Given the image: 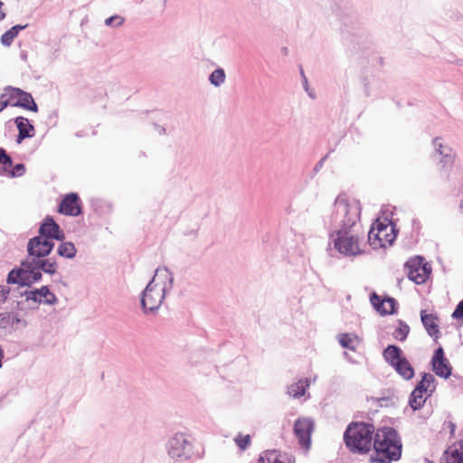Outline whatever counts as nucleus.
<instances>
[{
  "instance_id": "1",
  "label": "nucleus",
  "mask_w": 463,
  "mask_h": 463,
  "mask_svg": "<svg viewBox=\"0 0 463 463\" xmlns=\"http://www.w3.org/2000/svg\"><path fill=\"white\" fill-rule=\"evenodd\" d=\"M361 206L356 200H348L345 194H339L333 204L332 212L326 221L330 238L341 232H355L360 220Z\"/></svg>"
},
{
  "instance_id": "2",
  "label": "nucleus",
  "mask_w": 463,
  "mask_h": 463,
  "mask_svg": "<svg viewBox=\"0 0 463 463\" xmlns=\"http://www.w3.org/2000/svg\"><path fill=\"white\" fill-rule=\"evenodd\" d=\"M174 276L165 267L158 268L155 276L142 291L140 303L145 314L158 310L165 296L172 290Z\"/></svg>"
},
{
  "instance_id": "3",
  "label": "nucleus",
  "mask_w": 463,
  "mask_h": 463,
  "mask_svg": "<svg viewBox=\"0 0 463 463\" xmlns=\"http://www.w3.org/2000/svg\"><path fill=\"white\" fill-rule=\"evenodd\" d=\"M372 448L374 454L371 463H392L401 458L402 445L398 431L392 427H383L376 430Z\"/></svg>"
},
{
  "instance_id": "4",
  "label": "nucleus",
  "mask_w": 463,
  "mask_h": 463,
  "mask_svg": "<svg viewBox=\"0 0 463 463\" xmlns=\"http://www.w3.org/2000/svg\"><path fill=\"white\" fill-rule=\"evenodd\" d=\"M376 430L373 423L364 421L350 422L344 432L345 447L353 454H367L372 449Z\"/></svg>"
},
{
  "instance_id": "5",
  "label": "nucleus",
  "mask_w": 463,
  "mask_h": 463,
  "mask_svg": "<svg viewBox=\"0 0 463 463\" xmlns=\"http://www.w3.org/2000/svg\"><path fill=\"white\" fill-rule=\"evenodd\" d=\"M383 356L385 362L405 381L411 380L415 375L413 366L404 356L402 350L395 345L384 348Z\"/></svg>"
},
{
  "instance_id": "6",
  "label": "nucleus",
  "mask_w": 463,
  "mask_h": 463,
  "mask_svg": "<svg viewBox=\"0 0 463 463\" xmlns=\"http://www.w3.org/2000/svg\"><path fill=\"white\" fill-rule=\"evenodd\" d=\"M431 145L433 148L431 158L437 163L439 171L449 172L456 159L454 149L441 137H434Z\"/></svg>"
},
{
  "instance_id": "7",
  "label": "nucleus",
  "mask_w": 463,
  "mask_h": 463,
  "mask_svg": "<svg viewBox=\"0 0 463 463\" xmlns=\"http://www.w3.org/2000/svg\"><path fill=\"white\" fill-rule=\"evenodd\" d=\"M354 232H341L334 233V237L330 238L333 241L334 248L345 257H354L363 254L360 248V238Z\"/></svg>"
},
{
  "instance_id": "8",
  "label": "nucleus",
  "mask_w": 463,
  "mask_h": 463,
  "mask_svg": "<svg viewBox=\"0 0 463 463\" xmlns=\"http://www.w3.org/2000/svg\"><path fill=\"white\" fill-rule=\"evenodd\" d=\"M404 267L407 269L408 279L418 285L425 283L431 274L430 265L421 256L411 258Z\"/></svg>"
},
{
  "instance_id": "9",
  "label": "nucleus",
  "mask_w": 463,
  "mask_h": 463,
  "mask_svg": "<svg viewBox=\"0 0 463 463\" xmlns=\"http://www.w3.org/2000/svg\"><path fill=\"white\" fill-rule=\"evenodd\" d=\"M167 453L173 459L184 461L191 458L193 445L184 434L176 433L167 442Z\"/></svg>"
},
{
  "instance_id": "10",
  "label": "nucleus",
  "mask_w": 463,
  "mask_h": 463,
  "mask_svg": "<svg viewBox=\"0 0 463 463\" xmlns=\"http://www.w3.org/2000/svg\"><path fill=\"white\" fill-rule=\"evenodd\" d=\"M4 90L8 92L9 99H13L17 98V100L14 102H11V106L22 108L26 110H30L33 112L38 111V105L34 101L31 93L23 90L20 88H15L12 86H6Z\"/></svg>"
},
{
  "instance_id": "11",
  "label": "nucleus",
  "mask_w": 463,
  "mask_h": 463,
  "mask_svg": "<svg viewBox=\"0 0 463 463\" xmlns=\"http://www.w3.org/2000/svg\"><path fill=\"white\" fill-rule=\"evenodd\" d=\"M54 248V242L42 237L34 236L28 241L25 260H35L41 257H48Z\"/></svg>"
},
{
  "instance_id": "12",
  "label": "nucleus",
  "mask_w": 463,
  "mask_h": 463,
  "mask_svg": "<svg viewBox=\"0 0 463 463\" xmlns=\"http://www.w3.org/2000/svg\"><path fill=\"white\" fill-rule=\"evenodd\" d=\"M431 369L434 373L444 379H449L452 375V366L446 357L444 349L439 346L438 347L432 355L431 361Z\"/></svg>"
},
{
  "instance_id": "13",
  "label": "nucleus",
  "mask_w": 463,
  "mask_h": 463,
  "mask_svg": "<svg viewBox=\"0 0 463 463\" xmlns=\"http://www.w3.org/2000/svg\"><path fill=\"white\" fill-rule=\"evenodd\" d=\"M314 426V421L309 418H298L295 421L293 431L303 448L308 449L310 447Z\"/></svg>"
},
{
  "instance_id": "14",
  "label": "nucleus",
  "mask_w": 463,
  "mask_h": 463,
  "mask_svg": "<svg viewBox=\"0 0 463 463\" xmlns=\"http://www.w3.org/2000/svg\"><path fill=\"white\" fill-rule=\"evenodd\" d=\"M38 232V237H42L47 241H52V240H56L62 241L65 239L63 230L54 221V219L49 215L42 222Z\"/></svg>"
},
{
  "instance_id": "15",
  "label": "nucleus",
  "mask_w": 463,
  "mask_h": 463,
  "mask_svg": "<svg viewBox=\"0 0 463 463\" xmlns=\"http://www.w3.org/2000/svg\"><path fill=\"white\" fill-rule=\"evenodd\" d=\"M59 213L68 216H79L82 213L80 199L78 194H66L59 204Z\"/></svg>"
},
{
  "instance_id": "16",
  "label": "nucleus",
  "mask_w": 463,
  "mask_h": 463,
  "mask_svg": "<svg viewBox=\"0 0 463 463\" xmlns=\"http://www.w3.org/2000/svg\"><path fill=\"white\" fill-rule=\"evenodd\" d=\"M420 319L428 335L437 341L440 337L441 333L438 325V317L433 314H427L425 310L420 311Z\"/></svg>"
},
{
  "instance_id": "17",
  "label": "nucleus",
  "mask_w": 463,
  "mask_h": 463,
  "mask_svg": "<svg viewBox=\"0 0 463 463\" xmlns=\"http://www.w3.org/2000/svg\"><path fill=\"white\" fill-rule=\"evenodd\" d=\"M7 284H17L21 287H30V282L27 281V272L23 261L20 267L12 269L7 274L6 278Z\"/></svg>"
},
{
  "instance_id": "18",
  "label": "nucleus",
  "mask_w": 463,
  "mask_h": 463,
  "mask_svg": "<svg viewBox=\"0 0 463 463\" xmlns=\"http://www.w3.org/2000/svg\"><path fill=\"white\" fill-rule=\"evenodd\" d=\"M437 381L430 373H422L420 381L416 384L417 392L427 393V397L431 396L435 392Z\"/></svg>"
},
{
  "instance_id": "19",
  "label": "nucleus",
  "mask_w": 463,
  "mask_h": 463,
  "mask_svg": "<svg viewBox=\"0 0 463 463\" xmlns=\"http://www.w3.org/2000/svg\"><path fill=\"white\" fill-rule=\"evenodd\" d=\"M30 260L33 265H36L37 268L48 275H54L57 272L58 263L55 258L41 257Z\"/></svg>"
},
{
  "instance_id": "20",
  "label": "nucleus",
  "mask_w": 463,
  "mask_h": 463,
  "mask_svg": "<svg viewBox=\"0 0 463 463\" xmlns=\"http://www.w3.org/2000/svg\"><path fill=\"white\" fill-rule=\"evenodd\" d=\"M23 266L26 269L27 281L30 282V287L36 282H39L43 279V271L33 265L30 260H24Z\"/></svg>"
},
{
  "instance_id": "21",
  "label": "nucleus",
  "mask_w": 463,
  "mask_h": 463,
  "mask_svg": "<svg viewBox=\"0 0 463 463\" xmlns=\"http://www.w3.org/2000/svg\"><path fill=\"white\" fill-rule=\"evenodd\" d=\"M309 387V380L307 378L300 379L293 383L288 387V394L293 398H300L305 395L307 389Z\"/></svg>"
},
{
  "instance_id": "22",
  "label": "nucleus",
  "mask_w": 463,
  "mask_h": 463,
  "mask_svg": "<svg viewBox=\"0 0 463 463\" xmlns=\"http://www.w3.org/2000/svg\"><path fill=\"white\" fill-rule=\"evenodd\" d=\"M14 123L16 125L18 132L24 134L28 138L34 137L35 128L33 125L31 124L28 118L19 116L14 118Z\"/></svg>"
},
{
  "instance_id": "23",
  "label": "nucleus",
  "mask_w": 463,
  "mask_h": 463,
  "mask_svg": "<svg viewBox=\"0 0 463 463\" xmlns=\"http://www.w3.org/2000/svg\"><path fill=\"white\" fill-rule=\"evenodd\" d=\"M28 24H16L12 26L9 30H7L1 36V43L4 46H10L14 42V39L18 35L19 32L27 28Z\"/></svg>"
},
{
  "instance_id": "24",
  "label": "nucleus",
  "mask_w": 463,
  "mask_h": 463,
  "mask_svg": "<svg viewBox=\"0 0 463 463\" xmlns=\"http://www.w3.org/2000/svg\"><path fill=\"white\" fill-rule=\"evenodd\" d=\"M76 253L75 245L71 241H62L57 249V254L65 259H73Z\"/></svg>"
},
{
  "instance_id": "25",
  "label": "nucleus",
  "mask_w": 463,
  "mask_h": 463,
  "mask_svg": "<svg viewBox=\"0 0 463 463\" xmlns=\"http://www.w3.org/2000/svg\"><path fill=\"white\" fill-rule=\"evenodd\" d=\"M37 291L44 305H55L58 303V298L50 290L49 286H42L40 288H37Z\"/></svg>"
},
{
  "instance_id": "26",
  "label": "nucleus",
  "mask_w": 463,
  "mask_h": 463,
  "mask_svg": "<svg viewBox=\"0 0 463 463\" xmlns=\"http://www.w3.org/2000/svg\"><path fill=\"white\" fill-rule=\"evenodd\" d=\"M422 392H417V388H414L409 397V405L415 411L420 410L425 403L428 397L423 398Z\"/></svg>"
},
{
  "instance_id": "27",
  "label": "nucleus",
  "mask_w": 463,
  "mask_h": 463,
  "mask_svg": "<svg viewBox=\"0 0 463 463\" xmlns=\"http://www.w3.org/2000/svg\"><path fill=\"white\" fill-rule=\"evenodd\" d=\"M226 79V74L223 69L217 68L209 75V81L214 87H220Z\"/></svg>"
},
{
  "instance_id": "28",
  "label": "nucleus",
  "mask_w": 463,
  "mask_h": 463,
  "mask_svg": "<svg viewBox=\"0 0 463 463\" xmlns=\"http://www.w3.org/2000/svg\"><path fill=\"white\" fill-rule=\"evenodd\" d=\"M13 166V160L5 148L0 147V174H5Z\"/></svg>"
},
{
  "instance_id": "29",
  "label": "nucleus",
  "mask_w": 463,
  "mask_h": 463,
  "mask_svg": "<svg viewBox=\"0 0 463 463\" xmlns=\"http://www.w3.org/2000/svg\"><path fill=\"white\" fill-rule=\"evenodd\" d=\"M375 228L372 226L370 232H368V242L373 249H379L385 246L383 239L380 237L382 232H374Z\"/></svg>"
},
{
  "instance_id": "30",
  "label": "nucleus",
  "mask_w": 463,
  "mask_h": 463,
  "mask_svg": "<svg viewBox=\"0 0 463 463\" xmlns=\"http://www.w3.org/2000/svg\"><path fill=\"white\" fill-rule=\"evenodd\" d=\"M370 302L373 308L381 315L385 316L383 313L385 310L384 303H385V298H382L376 292H372L370 294Z\"/></svg>"
},
{
  "instance_id": "31",
  "label": "nucleus",
  "mask_w": 463,
  "mask_h": 463,
  "mask_svg": "<svg viewBox=\"0 0 463 463\" xmlns=\"http://www.w3.org/2000/svg\"><path fill=\"white\" fill-rule=\"evenodd\" d=\"M410 333V326L402 320H399V326L393 332V337L399 341H404Z\"/></svg>"
},
{
  "instance_id": "32",
  "label": "nucleus",
  "mask_w": 463,
  "mask_h": 463,
  "mask_svg": "<svg viewBox=\"0 0 463 463\" xmlns=\"http://www.w3.org/2000/svg\"><path fill=\"white\" fill-rule=\"evenodd\" d=\"M446 463H463V452L455 449L449 454L448 451L445 453Z\"/></svg>"
},
{
  "instance_id": "33",
  "label": "nucleus",
  "mask_w": 463,
  "mask_h": 463,
  "mask_svg": "<svg viewBox=\"0 0 463 463\" xmlns=\"http://www.w3.org/2000/svg\"><path fill=\"white\" fill-rule=\"evenodd\" d=\"M21 297L25 298V301H33L35 304H43L42 298L38 295L37 288L32 290H25L21 293Z\"/></svg>"
},
{
  "instance_id": "34",
  "label": "nucleus",
  "mask_w": 463,
  "mask_h": 463,
  "mask_svg": "<svg viewBox=\"0 0 463 463\" xmlns=\"http://www.w3.org/2000/svg\"><path fill=\"white\" fill-rule=\"evenodd\" d=\"M339 344L343 348H346L349 350H354V346L353 345V337L352 335L345 333L340 334L338 336Z\"/></svg>"
},
{
  "instance_id": "35",
  "label": "nucleus",
  "mask_w": 463,
  "mask_h": 463,
  "mask_svg": "<svg viewBox=\"0 0 463 463\" xmlns=\"http://www.w3.org/2000/svg\"><path fill=\"white\" fill-rule=\"evenodd\" d=\"M234 441L240 449L245 450L250 444V436L249 434H247V435L239 434L234 439Z\"/></svg>"
},
{
  "instance_id": "36",
  "label": "nucleus",
  "mask_w": 463,
  "mask_h": 463,
  "mask_svg": "<svg viewBox=\"0 0 463 463\" xmlns=\"http://www.w3.org/2000/svg\"><path fill=\"white\" fill-rule=\"evenodd\" d=\"M300 76L302 78L303 88H304L305 91L307 92V94L308 95V97H310L312 99H316V93H315L314 90L309 88L307 78L305 75V72L301 66H300Z\"/></svg>"
},
{
  "instance_id": "37",
  "label": "nucleus",
  "mask_w": 463,
  "mask_h": 463,
  "mask_svg": "<svg viewBox=\"0 0 463 463\" xmlns=\"http://www.w3.org/2000/svg\"><path fill=\"white\" fill-rule=\"evenodd\" d=\"M385 303H388L389 306H390V309H386L384 310V314L385 316L387 315H394L397 313V309H398V303L396 301L395 298H392V297H389V296H386L385 297Z\"/></svg>"
},
{
  "instance_id": "38",
  "label": "nucleus",
  "mask_w": 463,
  "mask_h": 463,
  "mask_svg": "<svg viewBox=\"0 0 463 463\" xmlns=\"http://www.w3.org/2000/svg\"><path fill=\"white\" fill-rule=\"evenodd\" d=\"M124 22H125V19L122 16H120L118 14H115V15H112V16L107 18L105 20V24L107 26L118 27V26L122 25Z\"/></svg>"
},
{
  "instance_id": "39",
  "label": "nucleus",
  "mask_w": 463,
  "mask_h": 463,
  "mask_svg": "<svg viewBox=\"0 0 463 463\" xmlns=\"http://www.w3.org/2000/svg\"><path fill=\"white\" fill-rule=\"evenodd\" d=\"M8 175L12 177H18L22 176L25 173V165L23 163H18L14 165H13L12 171H8Z\"/></svg>"
},
{
  "instance_id": "40",
  "label": "nucleus",
  "mask_w": 463,
  "mask_h": 463,
  "mask_svg": "<svg viewBox=\"0 0 463 463\" xmlns=\"http://www.w3.org/2000/svg\"><path fill=\"white\" fill-rule=\"evenodd\" d=\"M11 323V313L4 312L0 313V328L6 329L10 326Z\"/></svg>"
},
{
  "instance_id": "41",
  "label": "nucleus",
  "mask_w": 463,
  "mask_h": 463,
  "mask_svg": "<svg viewBox=\"0 0 463 463\" xmlns=\"http://www.w3.org/2000/svg\"><path fill=\"white\" fill-rule=\"evenodd\" d=\"M451 317L456 320L463 319V299L456 306Z\"/></svg>"
},
{
  "instance_id": "42",
  "label": "nucleus",
  "mask_w": 463,
  "mask_h": 463,
  "mask_svg": "<svg viewBox=\"0 0 463 463\" xmlns=\"http://www.w3.org/2000/svg\"><path fill=\"white\" fill-rule=\"evenodd\" d=\"M21 324L23 327H25L27 326V322L22 318L19 317L18 314L16 313H11V323L10 326L14 327V326Z\"/></svg>"
},
{
  "instance_id": "43",
  "label": "nucleus",
  "mask_w": 463,
  "mask_h": 463,
  "mask_svg": "<svg viewBox=\"0 0 463 463\" xmlns=\"http://www.w3.org/2000/svg\"><path fill=\"white\" fill-rule=\"evenodd\" d=\"M10 294V288L5 285H0V306L4 304Z\"/></svg>"
},
{
  "instance_id": "44",
  "label": "nucleus",
  "mask_w": 463,
  "mask_h": 463,
  "mask_svg": "<svg viewBox=\"0 0 463 463\" xmlns=\"http://www.w3.org/2000/svg\"><path fill=\"white\" fill-rule=\"evenodd\" d=\"M7 95H9L8 92H5V90L4 93L0 95V112L11 104V100L6 99Z\"/></svg>"
},
{
  "instance_id": "45",
  "label": "nucleus",
  "mask_w": 463,
  "mask_h": 463,
  "mask_svg": "<svg viewBox=\"0 0 463 463\" xmlns=\"http://www.w3.org/2000/svg\"><path fill=\"white\" fill-rule=\"evenodd\" d=\"M263 458L265 459V463H276L279 458L276 451H268L266 456Z\"/></svg>"
},
{
  "instance_id": "46",
  "label": "nucleus",
  "mask_w": 463,
  "mask_h": 463,
  "mask_svg": "<svg viewBox=\"0 0 463 463\" xmlns=\"http://www.w3.org/2000/svg\"><path fill=\"white\" fill-rule=\"evenodd\" d=\"M373 226H374L375 230H377L379 232H383L388 228L385 223L380 222L379 220H376Z\"/></svg>"
},
{
  "instance_id": "47",
  "label": "nucleus",
  "mask_w": 463,
  "mask_h": 463,
  "mask_svg": "<svg viewBox=\"0 0 463 463\" xmlns=\"http://www.w3.org/2000/svg\"><path fill=\"white\" fill-rule=\"evenodd\" d=\"M392 234H385V241L391 245L393 241L395 240L396 238V233L394 232H395V227L394 225L392 226Z\"/></svg>"
},
{
  "instance_id": "48",
  "label": "nucleus",
  "mask_w": 463,
  "mask_h": 463,
  "mask_svg": "<svg viewBox=\"0 0 463 463\" xmlns=\"http://www.w3.org/2000/svg\"><path fill=\"white\" fill-rule=\"evenodd\" d=\"M327 156H328V155H326L325 156H323V157H322V158H321V159H320V160L316 164V165H315V166H314V168H313V171H314L315 173L318 172V171L322 168V166H323V165H324L325 161L326 160Z\"/></svg>"
},
{
  "instance_id": "49",
  "label": "nucleus",
  "mask_w": 463,
  "mask_h": 463,
  "mask_svg": "<svg viewBox=\"0 0 463 463\" xmlns=\"http://www.w3.org/2000/svg\"><path fill=\"white\" fill-rule=\"evenodd\" d=\"M363 86H364V91L366 97H369L371 95L370 87H369V81L366 78L363 79Z\"/></svg>"
},
{
  "instance_id": "50",
  "label": "nucleus",
  "mask_w": 463,
  "mask_h": 463,
  "mask_svg": "<svg viewBox=\"0 0 463 463\" xmlns=\"http://www.w3.org/2000/svg\"><path fill=\"white\" fill-rule=\"evenodd\" d=\"M154 127L156 130L158 132L159 135H165V128L162 126H159L157 124H154Z\"/></svg>"
},
{
  "instance_id": "51",
  "label": "nucleus",
  "mask_w": 463,
  "mask_h": 463,
  "mask_svg": "<svg viewBox=\"0 0 463 463\" xmlns=\"http://www.w3.org/2000/svg\"><path fill=\"white\" fill-rule=\"evenodd\" d=\"M25 138H28V137H25L24 134H21L20 132H18L15 141L17 144H21L23 142V140H24Z\"/></svg>"
},
{
  "instance_id": "52",
  "label": "nucleus",
  "mask_w": 463,
  "mask_h": 463,
  "mask_svg": "<svg viewBox=\"0 0 463 463\" xmlns=\"http://www.w3.org/2000/svg\"><path fill=\"white\" fill-rule=\"evenodd\" d=\"M4 3L0 1V21H3L5 18V13L2 10V6Z\"/></svg>"
},
{
  "instance_id": "53",
  "label": "nucleus",
  "mask_w": 463,
  "mask_h": 463,
  "mask_svg": "<svg viewBox=\"0 0 463 463\" xmlns=\"http://www.w3.org/2000/svg\"><path fill=\"white\" fill-rule=\"evenodd\" d=\"M420 222L417 219H413L412 227L413 229H420Z\"/></svg>"
},
{
  "instance_id": "54",
  "label": "nucleus",
  "mask_w": 463,
  "mask_h": 463,
  "mask_svg": "<svg viewBox=\"0 0 463 463\" xmlns=\"http://www.w3.org/2000/svg\"><path fill=\"white\" fill-rule=\"evenodd\" d=\"M449 427L450 429V433L453 435L456 430V425L453 422H449Z\"/></svg>"
},
{
  "instance_id": "55",
  "label": "nucleus",
  "mask_w": 463,
  "mask_h": 463,
  "mask_svg": "<svg viewBox=\"0 0 463 463\" xmlns=\"http://www.w3.org/2000/svg\"><path fill=\"white\" fill-rule=\"evenodd\" d=\"M23 304H24V302L18 301L17 302V308L22 310L23 309V307H22Z\"/></svg>"
},
{
  "instance_id": "56",
  "label": "nucleus",
  "mask_w": 463,
  "mask_h": 463,
  "mask_svg": "<svg viewBox=\"0 0 463 463\" xmlns=\"http://www.w3.org/2000/svg\"><path fill=\"white\" fill-rule=\"evenodd\" d=\"M457 63L459 65V66H463V60H459L457 61Z\"/></svg>"
},
{
  "instance_id": "57",
  "label": "nucleus",
  "mask_w": 463,
  "mask_h": 463,
  "mask_svg": "<svg viewBox=\"0 0 463 463\" xmlns=\"http://www.w3.org/2000/svg\"><path fill=\"white\" fill-rule=\"evenodd\" d=\"M388 400H389L388 398H382V399H381V402H388Z\"/></svg>"
},
{
  "instance_id": "58",
  "label": "nucleus",
  "mask_w": 463,
  "mask_h": 463,
  "mask_svg": "<svg viewBox=\"0 0 463 463\" xmlns=\"http://www.w3.org/2000/svg\"><path fill=\"white\" fill-rule=\"evenodd\" d=\"M21 56H22L23 59H24V60L26 59V54L25 53H22Z\"/></svg>"
},
{
  "instance_id": "59",
  "label": "nucleus",
  "mask_w": 463,
  "mask_h": 463,
  "mask_svg": "<svg viewBox=\"0 0 463 463\" xmlns=\"http://www.w3.org/2000/svg\"><path fill=\"white\" fill-rule=\"evenodd\" d=\"M287 51H288L287 48L283 49V52L287 53Z\"/></svg>"
},
{
  "instance_id": "60",
  "label": "nucleus",
  "mask_w": 463,
  "mask_h": 463,
  "mask_svg": "<svg viewBox=\"0 0 463 463\" xmlns=\"http://www.w3.org/2000/svg\"><path fill=\"white\" fill-rule=\"evenodd\" d=\"M460 206L463 208V201H462V203H461Z\"/></svg>"
},
{
  "instance_id": "61",
  "label": "nucleus",
  "mask_w": 463,
  "mask_h": 463,
  "mask_svg": "<svg viewBox=\"0 0 463 463\" xmlns=\"http://www.w3.org/2000/svg\"><path fill=\"white\" fill-rule=\"evenodd\" d=\"M166 2V0H165V3Z\"/></svg>"
}]
</instances>
